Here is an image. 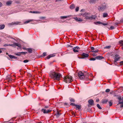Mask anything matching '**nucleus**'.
Masks as SVG:
<instances>
[{"instance_id":"obj_17","label":"nucleus","mask_w":123,"mask_h":123,"mask_svg":"<svg viewBox=\"0 0 123 123\" xmlns=\"http://www.w3.org/2000/svg\"><path fill=\"white\" fill-rule=\"evenodd\" d=\"M5 27L4 25H0V30H2L4 29Z\"/></svg>"},{"instance_id":"obj_18","label":"nucleus","mask_w":123,"mask_h":123,"mask_svg":"<svg viewBox=\"0 0 123 123\" xmlns=\"http://www.w3.org/2000/svg\"><path fill=\"white\" fill-rule=\"evenodd\" d=\"M75 6L74 4H72L70 6V8L71 9H73L75 8Z\"/></svg>"},{"instance_id":"obj_7","label":"nucleus","mask_w":123,"mask_h":123,"mask_svg":"<svg viewBox=\"0 0 123 123\" xmlns=\"http://www.w3.org/2000/svg\"><path fill=\"white\" fill-rule=\"evenodd\" d=\"M81 56L82 57L79 58L83 59L86 58L87 57L89 56V55L88 54H86L85 53H83L81 55Z\"/></svg>"},{"instance_id":"obj_29","label":"nucleus","mask_w":123,"mask_h":123,"mask_svg":"<svg viewBox=\"0 0 123 123\" xmlns=\"http://www.w3.org/2000/svg\"><path fill=\"white\" fill-rule=\"evenodd\" d=\"M97 107L98 108V109H101L102 108L100 106V105L99 104H97Z\"/></svg>"},{"instance_id":"obj_49","label":"nucleus","mask_w":123,"mask_h":123,"mask_svg":"<svg viewBox=\"0 0 123 123\" xmlns=\"http://www.w3.org/2000/svg\"><path fill=\"white\" fill-rule=\"evenodd\" d=\"M102 25H107L108 24L107 23H102Z\"/></svg>"},{"instance_id":"obj_11","label":"nucleus","mask_w":123,"mask_h":123,"mask_svg":"<svg viewBox=\"0 0 123 123\" xmlns=\"http://www.w3.org/2000/svg\"><path fill=\"white\" fill-rule=\"evenodd\" d=\"M55 56V55L54 54H50V55H49L46 58L47 59H49L50 58L53 57H54V56Z\"/></svg>"},{"instance_id":"obj_13","label":"nucleus","mask_w":123,"mask_h":123,"mask_svg":"<svg viewBox=\"0 0 123 123\" xmlns=\"http://www.w3.org/2000/svg\"><path fill=\"white\" fill-rule=\"evenodd\" d=\"M26 50L27 51L28 53H31L32 52V50L31 48L26 49Z\"/></svg>"},{"instance_id":"obj_27","label":"nucleus","mask_w":123,"mask_h":123,"mask_svg":"<svg viewBox=\"0 0 123 123\" xmlns=\"http://www.w3.org/2000/svg\"><path fill=\"white\" fill-rule=\"evenodd\" d=\"M111 46H106V47H105L104 48V49H109L111 48Z\"/></svg>"},{"instance_id":"obj_64","label":"nucleus","mask_w":123,"mask_h":123,"mask_svg":"<svg viewBox=\"0 0 123 123\" xmlns=\"http://www.w3.org/2000/svg\"><path fill=\"white\" fill-rule=\"evenodd\" d=\"M21 70H20V71H21Z\"/></svg>"},{"instance_id":"obj_34","label":"nucleus","mask_w":123,"mask_h":123,"mask_svg":"<svg viewBox=\"0 0 123 123\" xmlns=\"http://www.w3.org/2000/svg\"><path fill=\"white\" fill-rule=\"evenodd\" d=\"M67 17H68V16H63L61 17V19L66 18H67Z\"/></svg>"},{"instance_id":"obj_5","label":"nucleus","mask_w":123,"mask_h":123,"mask_svg":"<svg viewBox=\"0 0 123 123\" xmlns=\"http://www.w3.org/2000/svg\"><path fill=\"white\" fill-rule=\"evenodd\" d=\"M89 13H85L84 14H83V16L84 17H86V19H95V17L94 16L92 15L91 16H88L89 15Z\"/></svg>"},{"instance_id":"obj_63","label":"nucleus","mask_w":123,"mask_h":123,"mask_svg":"<svg viewBox=\"0 0 123 123\" xmlns=\"http://www.w3.org/2000/svg\"><path fill=\"white\" fill-rule=\"evenodd\" d=\"M6 54H8V53H6Z\"/></svg>"},{"instance_id":"obj_6","label":"nucleus","mask_w":123,"mask_h":123,"mask_svg":"<svg viewBox=\"0 0 123 123\" xmlns=\"http://www.w3.org/2000/svg\"><path fill=\"white\" fill-rule=\"evenodd\" d=\"M120 58V57L118 55H115L114 58V62L115 64L116 63V64H117L116 62L119 60Z\"/></svg>"},{"instance_id":"obj_40","label":"nucleus","mask_w":123,"mask_h":123,"mask_svg":"<svg viewBox=\"0 0 123 123\" xmlns=\"http://www.w3.org/2000/svg\"><path fill=\"white\" fill-rule=\"evenodd\" d=\"M21 54L24 55L26 54V53H27V52H21Z\"/></svg>"},{"instance_id":"obj_51","label":"nucleus","mask_w":123,"mask_h":123,"mask_svg":"<svg viewBox=\"0 0 123 123\" xmlns=\"http://www.w3.org/2000/svg\"><path fill=\"white\" fill-rule=\"evenodd\" d=\"M120 63L121 64V65H123V61H121Z\"/></svg>"},{"instance_id":"obj_62","label":"nucleus","mask_w":123,"mask_h":123,"mask_svg":"<svg viewBox=\"0 0 123 123\" xmlns=\"http://www.w3.org/2000/svg\"><path fill=\"white\" fill-rule=\"evenodd\" d=\"M83 10V9H81V11H82Z\"/></svg>"},{"instance_id":"obj_47","label":"nucleus","mask_w":123,"mask_h":123,"mask_svg":"<svg viewBox=\"0 0 123 123\" xmlns=\"http://www.w3.org/2000/svg\"><path fill=\"white\" fill-rule=\"evenodd\" d=\"M90 48H91V49L92 50H94V48L93 47H91Z\"/></svg>"},{"instance_id":"obj_57","label":"nucleus","mask_w":123,"mask_h":123,"mask_svg":"<svg viewBox=\"0 0 123 123\" xmlns=\"http://www.w3.org/2000/svg\"><path fill=\"white\" fill-rule=\"evenodd\" d=\"M9 46V45H8V44H5L4 46Z\"/></svg>"},{"instance_id":"obj_25","label":"nucleus","mask_w":123,"mask_h":123,"mask_svg":"<svg viewBox=\"0 0 123 123\" xmlns=\"http://www.w3.org/2000/svg\"><path fill=\"white\" fill-rule=\"evenodd\" d=\"M75 106L76 107V108L78 109H80L81 106L79 105H76Z\"/></svg>"},{"instance_id":"obj_55","label":"nucleus","mask_w":123,"mask_h":123,"mask_svg":"<svg viewBox=\"0 0 123 123\" xmlns=\"http://www.w3.org/2000/svg\"><path fill=\"white\" fill-rule=\"evenodd\" d=\"M99 101V99H97L96 100V101L98 102Z\"/></svg>"},{"instance_id":"obj_59","label":"nucleus","mask_w":123,"mask_h":123,"mask_svg":"<svg viewBox=\"0 0 123 123\" xmlns=\"http://www.w3.org/2000/svg\"><path fill=\"white\" fill-rule=\"evenodd\" d=\"M2 51L1 50H0V53H2Z\"/></svg>"},{"instance_id":"obj_42","label":"nucleus","mask_w":123,"mask_h":123,"mask_svg":"<svg viewBox=\"0 0 123 123\" xmlns=\"http://www.w3.org/2000/svg\"><path fill=\"white\" fill-rule=\"evenodd\" d=\"M110 28L111 30H112L114 29L115 28L114 26H111L110 27Z\"/></svg>"},{"instance_id":"obj_39","label":"nucleus","mask_w":123,"mask_h":123,"mask_svg":"<svg viewBox=\"0 0 123 123\" xmlns=\"http://www.w3.org/2000/svg\"><path fill=\"white\" fill-rule=\"evenodd\" d=\"M43 56H45L46 55V52H44L43 54Z\"/></svg>"},{"instance_id":"obj_19","label":"nucleus","mask_w":123,"mask_h":123,"mask_svg":"<svg viewBox=\"0 0 123 123\" xmlns=\"http://www.w3.org/2000/svg\"><path fill=\"white\" fill-rule=\"evenodd\" d=\"M108 101V100L107 99H103L102 101V102L103 103H106Z\"/></svg>"},{"instance_id":"obj_61","label":"nucleus","mask_w":123,"mask_h":123,"mask_svg":"<svg viewBox=\"0 0 123 123\" xmlns=\"http://www.w3.org/2000/svg\"><path fill=\"white\" fill-rule=\"evenodd\" d=\"M37 123H42V122H38Z\"/></svg>"},{"instance_id":"obj_50","label":"nucleus","mask_w":123,"mask_h":123,"mask_svg":"<svg viewBox=\"0 0 123 123\" xmlns=\"http://www.w3.org/2000/svg\"><path fill=\"white\" fill-rule=\"evenodd\" d=\"M118 99L120 100L119 101H120V100H121V97H119L118 98Z\"/></svg>"},{"instance_id":"obj_37","label":"nucleus","mask_w":123,"mask_h":123,"mask_svg":"<svg viewBox=\"0 0 123 123\" xmlns=\"http://www.w3.org/2000/svg\"><path fill=\"white\" fill-rule=\"evenodd\" d=\"M96 24H102V22H100V21H98L96 22Z\"/></svg>"},{"instance_id":"obj_60","label":"nucleus","mask_w":123,"mask_h":123,"mask_svg":"<svg viewBox=\"0 0 123 123\" xmlns=\"http://www.w3.org/2000/svg\"><path fill=\"white\" fill-rule=\"evenodd\" d=\"M26 48H23V49L26 50Z\"/></svg>"},{"instance_id":"obj_54","label":"nucleus","mask_w":123,"mask_h":123,"mask_svg":"<svg viewBox=\"0 0 123 123\" xmlns=\"http://www.w3.org/2000/svg\"><path fill=\"white\" fill-rule=\"evenodd\" d=\"M49 107V106H45V108H48Z\"/></svg>"},{"instance_id":"obj_1","label":"nucleus","mask_w":123,"mask_h":123,"mask_svg":"<svg viewBox=\"0 0 123 123\" xmlns=\"http://www.w3.org/2000/svg\"><path fill=\"white\" fill-rule=\"evenodd\" d=\"M51 77L54 80H59L62 77L61 75L59 73L55 72H52L50 74Z\"/></svg>"},{"instance_id":"obj_33","label":"nucleus","mask_w":123,"mask_h":123,"mask_svg":"<svg viewBox=\"0 0 123 123\" xmlns=\"http://www.w3.org/2000/svg\"><path fill=\"white\" fill-rule=\"evenodd\" d=\"M119 43L121 44L122 46H123V41H120L119 42Z\"/></svg>"},{"instance_id":"obj_4","label":"nucleus","mask_w":123,"mask_h":123,"mask_svg":"<svg viewBox=\"0 0 123 123\" xmlns=\"http://www.w3.org/2000/svg\"><path fill=\"white\" fill-rule=\"evenodd\" d=\"M64 82L66 83H70L73 80L71 76L70 75H67L64 77Z\"/></svg>"},{"instance_id":"obj_21","label":"nucleus","mask_w":123,"mask_h":123,"mask_svg":"<svg viewBox=\"0 0 123 123\" xmlns=\"http://www.w3.org/2000/svg\"><path fill=\"white\" fill-rule=\"evenodd\" d=\"M33 19H31V20H27V21H26L24 23L25 24L28 23H29V22L32 21H33Z\"/></svg>"},{"instance_id":"obj_24","label":"nucleus","mask_w":123,"mask_h":123,"mask_svg":"<svg viewBox=\"0 0 123 123\" xmlns=\"http://www.w3.org/2000/svg\"><path fill=\"white\" fill-rule=\"evenodd\" d=\"M20 22H15L13 23H12V24H16V25H18L19 24Z\"/></svg>"},{"instance_id":"obj_44","label":"nucleus","mask_w":123,"mask_h":123,"mask_svg":"<svg viewBox=\"0 0 123 123\" xmlns=\"http://www.w3.org/2000/svg\"><path fill=\"white\" fill-rule=\"evenodd\" d=\"M70 104L71 105H72L74 106H75V105H75V104L74 103H71Z\"/></svg>"},{"instance_id":"obj_23","label":"nucleus","mask_w":123,"mask_h":123,"mask_svg":"<svg viewBox=\"0 0 123 123\" xmlns=\"http://www.w3.org/2000/svg\"><path fill=\"white\" fill-rule=\"evenodd\" d=\"M60 114L59 112L57 111L56 114V116L57 117H58Z\"/></svg>"},{"instance_id":"obj_22","label":"nucleus","mask_w":123,"mask_h":123,"mask_svg":"<svg viewBox=\"0 0 123 123\" xmlns=\"http://www.w3.org/2000/svg\"><path fill=\"white\" fill-rule=\"evenodd\" d=\"M75 19L76 20L78 21H82V20L79 18H76Z\"/></svg>"},{"instance_id":"obj_45","label":"nucleus","mask_w":123,"mask_h":123,"mask_svg":"<svg viewBox=\"0 0 123 123\" xmlns=\"http://www.w3.org/2000/svg\"><path fill=\"white\" fill-rule=\"evenodd\" d=\"M79 9V7H77L75 9V11L76 12H77Z\"/></svg>"},{"instance_id":"obj_35","label":"nucleus","mask_w":123,"mask_h":123,"mask_svg":"<svg viewBox=\"0 0 123 123\" xmlns=\"http://www.w3.org/2000/svg\"><path fill=\"white\" fill-rule=\"evenodd\" d=\"M21 52L18 53L16 54V55L18 56H20L21 54Z\"/></svg>"},{"instance_id":"obj_8","label":"nucleus","mask_w":123,"mask_h":123,"mask_svg":"<svg viewBox=\"0 0 123 123\" xmlns=\"http://www.w3.org/2000/svg\"><path fill=\"white\" fill-rule=\"evenodd\" d=\"M9 46H12L14 47H15L16 46L19 47H21V44L16 43H14L13 44H9Z\"/></svg>"},{"instance_id":"obj_3","label":"nucleus","mask_w":123,"mask_h":123,"mask_svg":"<svg viewBox=\"0 0 123 123\" xmlns=\"http://www.w3.org/2000/svg\"><path fill=\"white\" fill-rule=\"evenodd\" d=\"M106 8V5L105 3L102 4L100 6H98V10L101 12L103 11Z\"/></svg>"},{"instance_id":"obj_43","label":"nucleus","mask_w":123,"mask_h":123,"mask_svg":"<svg viewBox=\"0 0 123 123\" xmlns=\"http://www.w3.org/2000/svg\"><path fill=\"white\" fill-rule=\"evenodd\" d=\"M29 62L28 60H26L23 61V62L24 63H26Z\"/></svg>"},{"instance_id":"obj_32","label":"nucleus","mask_w":123,"mask_h":123,"mask_svg":"<svg viewBox=\"0 0 123 123\" xmlns=\"http://www.w3.org/2000/svg\"><path fill=\"white\" fill-rule=\"evenodd\" d=\"M109 106H111L112 105V101L111 100L109 102Z\"/></svg>"},{"instance_id":"obj_58","label":"nucleus","mask_w":123,"mask_h":123,"mask_svg":"<svg viewBox=\"0 0 123 123\" xmlns=\"http://www.w3.org/2000/svg\"><path fill=\"white\" fill-rule=\"evenodd\" d=\"M64 105H67V104L66 103H65L64 104Z\"/></svg>"},{"instance_id":"obj_41","label":"nucleus","mask_w":123,"mask_h":123,"mask_svg":"<svg viewBox=\"0 0 123 123\" xmlns=\"http://www.w3.org/2000/svg\"><path fill=\"white\" fill-rule=\"evenodd\" d=\"M110 91V89H107L105 90V92H109Z\"/></svg>"},{"instance_id":"obj_46","label":"nucleus","mask_w":123,"mask_h":123,"mask_svg":"<svg viewBox=\"0 0 123 123\" xmlns=\"http://www.w3.org/2000/svg\"><path fill=\"white\" fill-rule=\"evenodd\" d=\"M97 55L95 54V53H93L92 54V55L93 56H96Z\"/></svg>"},{"instance_id":"obj_9","label":"nucleus","mask_w":123,"mask_h":123,"mask_svg":"<svg viewBox=\"0 0 123 123\" xmlns=\"http://www.w3.org/2000/svg\"><path fill=\"white\" fill-rule=\"evenodd\" d=\"M41 111L42 112H43V113H47L50 112L51 111V110H46L45 109H42Z\"/></svg>"},{"instance_id":"obj_16","label":"nucleus","mask_w":123,"mask_h":123,"mask_svg":"<svg viewBox=\"0 0 123 123\" xmlns=\"http://www.w3.org/2000/svg\"><path fill=\"white\" fill-rule=\"evenodd\" d=\"M98 0H90V3H95Z\"/></svg>"},{"instance_id":"obj_2","label":"nucleus","mask_w":123,"mask_h":123,"mask_svg":"<svg viewBox=\"0 0 123 123\" xmlns=\"http://www.w3.org/2000/svg\"><path fill=\"white\" fill-rule=\"evenodd\" d=\"M78 76L81 80L85 79L87 80H88L89 74L87 72L83 74L81 72H79L78 73Z\"/></svg>"},{"instance_id":"obj_20","label":"nucleus","mask_w":123,"mask_h":123,"mask_svg":"<svg viewBox=\"0 0 123 123\" xmlns=\"http://www.w3.org/2000/svg\"><path fill=\"white\" fill-rule=\"evenodd\" d=\"M12 3V2L11 1H9L7 2L6 3V4L7 5L9 6Z\"/></svg>"},{"instance_id":"obj_52","label":"nucleus","mask_w":123,"mask_h":123,"mask_svg":"<svg viewBox=\"0 0 123 123\" xmlns=\"http://www.w3.org/2000/svg\"><path fill=\"white\" fill-rule=\"evenodd\" d=\"M9 81H11L12 80V79L11 78H9Z\"/></svg>"},{"instance_id":"obj_53","label":"nucleus","mask_w":123,"mask_h":123,"mask_svg":"<svg viewBox=\"0 0 123 123\" xmlns=\"http://www.w3.org/2000/svg\"><path fill=\"white\" fill-rule=\"evenodd\" d=\"M30 12L31 13H35V11H31Z\"/></svg>"},{"instance_id":"obj_36","label":"nucleus","mask_w":123,"mask_h":123,"mask_svg":"<svg viewBox=\"0 0 123 123\" xmlns=\"http://www.w3.org/2000/svg\"><path fill=\"white\" fill-rule=\"evenodd\" d=\"M96 58H91L90 59V60L91 61H94L96 60Z\"/></svg>"},{"instance_id":"obj_10","label":"nucleus","mask_w":123,"mask_h":123,"mask_svg":"<svg viewBox=\"0 0 123 123\" xmlns=\"http://www.w3.org/2000/svg\"><path fill=\"white\" fill-rule=\"evenodd\" d=\"M80 48L78 47H76L73 48V50L75 52H77L79 51Z\"/></svg>"},{"instance_id":"obj_31","label":"nucleus","mask_w":123,"mask_h":123,"mask_svg":"<svg viewBox=\"0 0 123 123\" xmlns=\"http://www.w3.org/2000/svg\"><path fill=\"white\" fill-rule=\"evenodd\" d=\"M69 99L71 102H75V100L74 99L70 98Z\"/></svg>"},{"instance_id":"obj_15","label":"nucleus","mask_w":123,"mask_h":123,"mask_svg":"<svg viewBox=\"0 0 123 123\" xmlns=\"http://www.w3.org/2000/svg\"><path fill=\"white\" fill-rule=\"evenodd\" d=\"M104 57L101 56H97L96 57V58L98 60H101L102 59H103Z\"/></svg>"},{"instance_id":"obj_56","label":"nucleus","mask_w":123,"mask_h":123,"mask_svg":"<svg viewBox=\"0 0 123 123\" xmlns=\"http://www.w3.org/2000/svg\"><path fill=\"white\" fill-rule=\"evenodd\" d=\"M2 3L1 2H0V7L1 6H2Z\"/></svg>"},{"instance_id":"obj_26","label":"nucleus","mask_w":123,"mask_h":123,"mask_svg":"<svg viewBox=\"0 0 123 123\" xmlns=\"http://www.w3.org/2000/svg\"><path fill=\"white\" fill-rule=\"evenodd\" d=\"M108 14L107 13H104L103 14V17L104 18L105 17H107Z\"/></svg>"},{"instance_id":"obj_28","label":"nucleus","mask_w":123,"mask_h":123,"mask_svg":"<svg viewBox=\"0 0 123 123\" xmlns=\"http://www.w3.org/2000/svg\"><path fill=\"white\" fill-rule=\"evenodd\" d=\"M119 104H122L121 105L120 107H123V101L122 102L119 101Z\"/></svg>"},{"instance_id":"obj_14","label":"nucleus","mask_w":123,"mask_h":123,"mask_svg":"<svg viewBox=\"0 0 123 123\" xmlns=\"http://www.w3.org/2000/svg\"><path fill=\"white\" fill-rule=\"evenodd\" d=\"M9 57H10V58L11 59L14 58V59H17V57H16L15 56H14L12 55H8Z\"/></svg>"},{"instance_id":"obj_12","label":"nucleus","mask_w":123,"mask_h":123,"mask_svg":"<svg viewBox=\"0 0 123 123\" xmlns=\"http://www.w3.org/2000/svg\"><path fill=\"white\" fill-rule=\"evenodd\" d=\"M90 105H94L93 104V101L92 99H90L88 101Z\"/></svg>"},{"instance_id":"obj_48","label":"nucleus","mask_w":123,"mask_h":123,"mask_svg":"<svg viewBox=\"0 0 123 123\" xmlns=\"http://www.w3.org/2000/svg\"><path fill=\"white\" fill-rule=\"evenodd\" d=\"M40 19H44L45 18V17H41L40 18Z\"/></svg>"},{"instance_id":"obj_38","label":"nucleus","mask_w":123,"mask_h":123,"mask_svg":"<svg viewBox=\"0 0 123 123\" xmlns=\"http://www.w3.org/2000/svg\"><path fill=\"white\" fill-rule=\"evenodd\" d=\"M35 13H40L41 12L39 11H35Z\"/></svg>"},{"instance_id":"obj_30","label":"nucleus","mask_w":123,"mask_h":123,"mask_svg":"<svg viewBox=\"0 0 123 123\" xmlns=\"http://www.w3.org/2000/svg\"><path fill=\"white\" fill-rule=\"evenodd\" d=\"M98 50L97 49H96V50H93L91 52H93L94 53H97L98 52Z\"/></svg>"}]
</instances>
